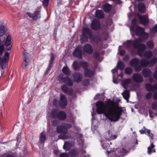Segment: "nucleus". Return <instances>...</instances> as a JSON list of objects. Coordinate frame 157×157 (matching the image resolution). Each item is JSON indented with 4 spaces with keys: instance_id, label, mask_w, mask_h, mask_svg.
<instances>
[{
    "instance_id": "4",
    "label": "nucleus",
    "mask_w": 157,
    "mask_h": 157,
    "mask_svg": "<svg viewBox=\"0 0 157 157\" xmlns=\"http://www.w3.org/2000/svg\"><path fill=\"white\" fill-rule=\"evenodd\" d=\"M80 65L82 66L85 69V75L86 77H90L94 73V72L90 71L88 69H86L88 66L87 63L85 61L81 62L75 61L72 64L73 67L75 70H78L79 69Z\"/></svg>"
},
{
    "instance_id": "19",
    "label": "nucleus",
    "mask_w": 157,
    "mask_h": 157,
    "mask_svg": "<svg viewBox=\"0 0 157 157\" xmlns=\"http://www.w3.org/2000/svg\"><path fill=\"white\" fill-rule=\"evenodd\" d=\"M131 82L132 80L130 78L124 79L122 81V85L125 88H128L130 87L129 84Z\"/></svg>"
},
{
    "instance_id": "8",
    "label": "nucleus",
    "mask_w": 157,
    "mask_h": 157,
    "mask_svg": "<svg viewBox=\"0 0 157 157\" xmlns=\"http://www.w3.org/2000/svg\"><path fill=\"white\" fill-rule=\"evenodd\" d=\"M124 64L122 62L119 61L117 65V68L114 69L112 70V72L113 75V82L116 84L117 83L114 80V78H115L116 75H117V68L119 69L120 70H123L124 67Z\"/></svg>"
},
{
    "instance_id": "6",
    "label": "nucleus",
    "mask_w": 157,
    "mask_h": 157,
    "mask_svg": "<svg viewBox=\"0 0 157 157\" xmlns=\"http://www.w3.org/2000/svg\"><path fill=\"white\" fill-rule=\"evenodd\" d=\"M83 36L81 37V41L82 43L86 42L88 37H90L92 33L90 29L88 28H84L82 29Z\"/></svg>"
},
{
    "instance_id": "13",
    "label": "nucleus",
    "mask_w": 157,
    "mask_h": 157,
    "mask_svg": "<svg viewBox=\"0 0 157 157\" xmlns=\"http://www.w3.org/2000/svg\"><path fill=\"white\" fill-rule=\"evenodd\" d=\"M139 17L140 23L143 25H146L149 23V21L147 15L139 16Z\"/></svg>"
},
{
    "instance_id": "44",
    "label": "nucleus",
    "mask_w": 157,
    "mask_h": 157,
    "mask_svg": "<svg viewBox=\"0 0 157 157\" xmlns=\"http://www.w3.org/2000/svg\"><path fill=\"white\" fill-rule=\"evenodd\" d=\"M26 13L30 18H31L33 20H36V19H34L33 18V17H34L35 16V15H34V13H31L30 12H28Z\"/></svg>"
},
{
    "instance_id": "25",
    "label": "nucleus",
    "mask_w": 157,
    "mask_h": 157,
    "mask_svg": "<svg viewBox=\"0 0 157 157\" xmlns=\"http://www.w3.org/2000/svg\"><path fill=\"white\" fill-rule=\"evenodd\" d=\"M140 63L139 59L136 58H133L130 63V65L132 67H136Z\"/></svg>"
},
{
    "instance_id": "45",
    "label": "nucleus",
    "mask_w": 157,
    "mask_h": 157,
    "mask_svg": "<svg viewBox=\"0 0 157 157\" xmlns=\"http://www.w3.org/2000/svg\"><path fill=\"white\" fill-rule=\"evenodd\" d=\"M94 57H95V58L98 61H101L102 59L101 58H100V59H99V54L97 52L95 53Z\"/></svg>"
},
{
    "instance_id": "15",
    "label": "nucleus",
    "mask_w": 157,
    "mask_h": 157,
    "mask_svg": "<svg viewBox=\"0 0 157 157\" xmlns=\"http://www.w3.org/2000/svg\"><path fill=\"white\" fill-rule=\"evenodd\" d=\"M91 27L92 29L97 30L100 27V24L99 21L97 19L94 20L91 24Z\"/></svg>"
},
{
    "instance_id": "51",
    "label": "nucleus",
    "mask_w": 157,
    "mask_h": 157,
    "mask_svg": "<svg viewBox=\"0 0 157 157\" xmlns=\"http://www.w3.org/2000/svg\"><path fill=\"white\" fill-rule=\"evenodd\" d=\"M119 52L121 56H123L125 54V51L123 49L121 50H119Z\"/></svg>"
},
{
    "instance_id": "63",
    "label": "nucleus",
    "mask_w": 157,
    "mask_h": 157,
    "mask_svg": "<svg viewBox=\"0 0 157 157\" xmlns=\"http://www.w3.org/2000/svg\"><path fill=\"white\" fill-rule=\"evenodd\" d=\"M140 133H141V134H144V131H143V130H140Z\"/></svg>"
},
{
    "instance_id": "32",
    "label": "nucleus",
    "mask_w": 157,
    "mask_h": 157,
    "mask_svg": "<svg viewBox=\"0 0 157 157\" xmlns=\"http://www.w3.org/2000/svg\"><path fill=\"white\" fill-rule=\"evenodd\" d=\"M124 98L127 101L129 98V92L128 90H126L122 93Z\"/></svg>"
},
{
    "instance_id": "28",
    "label": "nucleus",
    "mask_w": 157,
    "mask_h": 157,
    "mask_svg": "<svg viewBox=\"0 0 157 157\" xmlns=\"http://www.w3.org/2000/svg\"><path fill=\"white\" fill-rule=\"evenodd\" d=\"M95 15L96 16L99 18H101L104 17L103 12L101 10H97L95 12Z\"/></svg>"
},
{
    "instance_id": "37",
    "label": "nucleus",
    "mask_w": 157,
    "mask_h": 157,
    "mask_svg": "<svg viewBox=\"0 0 157 157\" xmlns=\"http://www.w3.org/2000/svg\"><path fill=\"white\" fill-rule=\"evenodd\" d=\"M156 33H157V24L154 27L150 33L152 36H153Z\"/></svg>"
},
{
    "instance_id": "43",
    "label": "nucleus",
    "mask_w": 157,
    "mask_h": 157,
    "mask_svg": "<svg viewBox=\"0 0 157 157\" xmlns=\"http://www.w3.org/2000/svg\"><path fill=\"white\" fill-rule=\"evenodd\" d=\"M151 107L154 109H157V101H155L153 102L151 105Z\"/></svg>"
},
{
    "instance_id": "58",
    "label": "nucleus",
    "mask_w": 157,
    "mask_h": 157,
    "mask_svg": "<svg viewBox=\"0 0 157 157\" xmlns=\"http://www.w3.org/2000/svg\"><path fill=\"white\" fill-rule=\"evenodd\" d=\"M153 96L154 99H157V92L154 94Z\"/></svg>"
},
{
    "instance_id": "12",
    "label": "nucleus",
    "mask_w": 157,
    "mask_h": 157,
    "mask_svg": "<svg viewBox=\"0 0 157 157\" xmlns=\"http://www.w3.org/2000/svg\"><path fill=\"white\" fill-rule=\"evenodd\" d=\"M59 104L60 106L63 108H65L67 104V100L66 98L62 94H60Z\"/></svg>"
},
{
    "instance_id": "57",
    "label": "nucleus",
    "mask_w": 157,
    "mask_h": 157,
    "mask_svg": "<svg viewBox=\"0 0 157 157\" xmlns=\"http://www.w3.org/2000/svg\"><path fill=\"white\" fill-rule=\"evenodd\" d=\"M53 102L55 106H56V104L58 103V101L56 99H54L53 100Z\"/></svg>"
},
{
    "instance_id": "7",
    "label": "nucleus",
    "mask_w": 157,
    "mask_h": 157,
    "mask_svg": "<svg viewBox=\"0 0 157 157\" xmlns=\"http://www.w3.org/2000/svg\"><path fill=\"white\" fill-rule=\"evenodd\" d=\"M51 116L53 117H57L60 120H63L66 117L65 113L62 111H60L58 113L56 109L53 110L51 112Z\"/></svg>"
},
{
    "instance_id": "22",
    "label": "nucleus",
    "mask_w": 157,
    "mask_h": 157,
    "mask_svg": "<svg viewBox=\"0 0 157 157\" xmlns=\"http://www.w3.org/2000/svg\"><path fill=\"white\" fill-rule=\"evenodd\" d=\"M62 89L63 91L69 94H71L73 93V90L71 88H69L65 85L62 86Z\"/></svg>"
},
{
    "instance_id": "31",
    "label": "nucleus",
    "mask_w": 157,
    "mask_h": 157,
    "mask_svg": "<svg viewBox=\"0 0 157 157\" xmlns=\"http://www.w3.org/2000/svg\"><path fill=\"white\" fill-rule=\"evenodd\" d=\"M75 133V134H76L77 135H78V136L79 137H78L77 140L79 144L81 147H82L83 145V140L82 138V136L81 135L77 134L76 132Z\"/></svg>"
},
{
    "instance_id": "1",
    "label": "nucleus",
    "mask_w": 157,
    "mask_h": 157,
    "mask_svg": "<svg viewBox=\"0 0 157 157\" xmlns=\"http://www.w3.org/2000/svg\"><path fill=\"white\" fill-rule=\"evenodd\" d=\"M137 35L140 37L134 41L127 40L123 44V46L128 49L133 48H137V53L141 57H144L149 59L152 57V53L151 51L144 52L146 48L145 45L141 43L142 42L145 41L148 39L149 36L148 33L144 32V29L140 26H137L135 30Z\"/></svg>"
},
{
    "instance_id": "41",
    "label": "nucleus",
    "mask_w": 157,
    "mask_h": 157,
    "mask_svg": "<svg viewBox=\"0 0 157 157\" xmlns=\"http://www.w3.org/2000/svg\"><path fill=\"white\" fill-rule=\"evenodd\" d=\"M96 121L94 120V121L93 120L92 123V130L94 131L98 127V125L94 124L95 122H96Z\"/></svg>"
},
{
    "instance_id": "56",
    "label": "nucleus",
    "mask_w": 157,
    "mask_h": 157,
    "mask_svg": "<svg viewBox=\"0 0 157 157\" xmlns=\"http://www.w3.org/2000/svg\"><path fill=\"white\" fill-rule=\"evenodd\" d=\"M129 58V56L128 55H126L125 56L123 60L124 61H127Z\"/></svg>"
},
{
    "instance_id": "27",
    "label": "nucleus",
    "mask_w": 157,
    "mask_h": 157,
    "mask_svg": "<svg viewBox=\"0 0 157 157\" xmlns=\"http://www.w3.org/2000/svg\"><path fill=\"white\" fill-rule=\"evenodd\" d=\"M74 145L73 143H71L69 142H66L63 146V148L65 150H67L68 149Z\"/></svg>"
},
{
    "instance_id": "24",
    "label": "nucleus",
    "mask_w": 157,
    "mask_h": 157,
    "mask_svg": "<svg viewBox=\"0 0 157 157\" xmlns=\"http://www.w3.org/2000/svg\"><path fill=\"white\" fill-rule=\"evenodd\" d=\"M56 57V55L54 54H51L50 60H49V63L47 69L48 70H49L53 66L54 59Z\"/></svg>"
},
{
    "instance_id": "10",
    "label": "nucleus",
    "mask_w": 157,
    "mask_h": 157,
    "mask_svg": "<svg viewBox=\"0 0 157 157\" xmlns=\"http://www.w3.org/2000/svg\"><path fill=\"white\" fill-rule=\"evenodd\" d=\"M58 80L62 82H63L66 83V85L69 86H72L73 84V81L70 78L68 77H63V74H60L58 77Z\"/></svg>"
},
{
    "instance_id": "36",
    "label": "nucleus",
    "mask_w": 157,
    "mask_h": 157,
    "mask_svg": "<svg viewBox=\"0 0 157 157\" xmlns=\"http://www.w3.org/2000/svg\"><path fill=\"white\" fill-rule=\"evenodd\" d=\"M155 145H153V143L151 144V146L148 147L147 152L148 154H151L152 152H155V151L153 150Z\"/></svg>"
},
{
    "instance_id": "9",
    "label": "nucleus",
    "mask_w": 157,
    "mask_h": 157,
    "mask_svg": "<svg viewBox=\"0 0 157 157\" xmlns=\"http://www.w3.org/2000/svg\"><path fill=\"white\" fill-rule=\"evenodd\" d=\"M157 62V58L155 57L150 61H149L147 59H142L140 62L141 66L143 67H145L149 65L152 66L154 65Z\"/></svg>"
},
{
    "instance_id": "2",
    "label": "nucleus",
    "mask_w": 157,
    "mask_h": 157,
    "mask_svg": "<svg viewBox=\"0 0 157 157\" xmlns=\"http://www.w3.org/2000/svg\"><path fill=\"white\" fill-rule=\"evenodd\" d=\"M97 112L98 114L104 113L106 117L111 121L118 120L120 115L119 108L117 104L110 100H108L106 104L101 101L96 103Z\"/></svg>"
},
{
    "instance_id": "29",
    "label": "nucleus",
    "mask_w": 157,
    "mask_h": 157,
    "mask_svg": "<svg viewBox=\"0 0 157 157\" xmlns=\"http://www.w3.org/2000/svg\"><path fill=\"white\" fill-rule=\"evenodd\" d=\"M138 9L140 12L141 13H144L145 10V7L144 4L140 2L138 4Z\"/></svg>"
},
{
    "instance_id": "3",
    "label": "nucleus",
    "mask_w": 157,
    "mask_h": 157,
    "mask_svg": "<svg viewBox=\"0 0 157 157\" xmlns=\"http://www.w3.org/2000/svg\"><path fill=\"white\" fill-rule=\"evenodd\" d=\"M74 126L75 130L76 129L77 131L80 130V128L75 126L74 125H71L69 124L62 123L60 126H59L57 128V131L59 133H63V135H61L59 136V138L62 139H67L69 138H74L75 136H73L75 133L73 132L69 133L68 132L67 129Z\"/></svg>"
},
{
    "instance_id": "53",
    "label": "nucleus",
    "mask_w": 157,
    "mask_h": 157,
    "mask_svg": "<svg viewBox=\"0 0 157 157\" xmlns=\"http://www.w3.org/2000/svg\"><path fill=\"white\" fill-rule=\"evenodd\" d=\"M60 157H68V155L65 153H62L60 155Z\"/></svg>"
},
{
    "instance_id": "52",
    "label": "nucleus",
    "mask_w": 157,
    "mask_h": 157,
    "mask_svg": "<svg viewBox=\"0 0 157 157\" xmlns=\"http://www.w3.org/2000/svg\"><path fill=\"white\" fill-rule=\"evenodd\" d=\"M150 130H147V132L149 136L151 138V139H152L153 136V135L152 134L150 133Z\"/></svg>"
},
{
    "instance_id": "16",
    "label": "nucleus",
    "mask_w": 157,
    "mask_h": 157,
    "mask_svg": "<svg viewBox=\"0 0 157 157\" xmlns=\"http://www.w3.org/2000/svg\"><path fill=\"white\" fill-rule=\"evenodd\" d=\"M73 55L79 58L82 57L81 48L80 46H78L73 52Z\"/></svg>"
},
{
    "instance_id": "18",
    "label": "nucleus",
    "mask_w": 157,
    "mask_h": 157,
    "mask_svg": "<svg viewBox=\"0 0 157 157\" xmlns=\"http://www.w3.org/2000/svg\"><path fill=\"white\" fill-rule=\"evenodd\" d=\"M84 51L88 54H90L93 52V49L90 44H86L83 47Z\"/></svg>"
},
{
    "instance_id": "21",
    "label": "nucleus",
    "mask_w": 157,
    "mask_h": 157,
    "mask_svg": "<svg viewBox=\"0 0 157 157\" xmlns=\"http://www.w3.org/2000/svg\"><path fill=\"white\" fill-rule=\"evenodd\" d=\"M9 54L7 53L6 52L5 53V54L4 56V59L3 60L2 58H0V66L1 67H2L4 65V64L5 62H6L7 60H8L9 58Z\"/></svg>"
},
{
    "instance_id": "26",
    "label": "nucleus",
    "mask_w": 157,
    "mask_h": 157,
    "mask_svg": "<svg viewBox=\"0 0 157 157\" xmlns=\"http://www.w3.org/2000/svg\"><path fill=\"white\" fill-rule=\"evenodd\" d=\"M143 75L146 77H149L151 74V72L149 69H145L142 71Z\"/></svg>"
},
{
    "instance_id": "59",
    "label": "nucleus",
    "mask_w": 157,
    "mask_h": 157,
    "mask_svg": "<svg viewBox=\"0 0 157 157\" xmlns=\"http://www.w3.org/2000/svg\"><path fill=\"white\" fill-rule=\"evenodd\" d=\"M124 75V73H121L118 76H120L121 77V78H122L123 77Z\"/></svg>"
},
{
    "instance_id": "39",
    "label": "nucleus",
    "mask_w": 157,
    "mask_h": 157,
    "mask_svg": "<svg viewBox=\"0 0 157 157\" xmlns=\"http://www.w3.org/2000/svg\"><path fill=\"white\" fill-rule=\"evenodd\" d=\"M35 16L33 17L34 19L37 20L40 17V12L39 11H35L34 12Z\"/></svg>"
},
{
    "instance_id": "42",
    "label": "nucleus",
    "mask_w": 157,
    "mask_h": 157,
    "mask_svg": "<svg viewBox=\"0 0 157 157\" xmlns=\"http://www.w3.org/2000/svg\"><path fill=\"white\" fill-rule=\"evenodd\" d=\"M148 47L151 49L152 48L154 47V44L153 42L151 41H149L147 43Z\"/></svg>"
},
{
    "instance_id": "14",
    "label": "nucleus",
    "mask_w": 157,
    "mask_h": 157,
    "mask_svg": "<svg viewBox=\"0 0 157 157\" xmlns=\"http://www.w3.org/2000/svg\"><path fill=\"white\" fill-rule=\"evenodd\" d=\"M132 78L135 82L140 83L143 81V77L140 74L136 73L133 74Z\"/></svg>"
},
{
    "instance_id": "33",
    "label": "nucleus",
    "mask_w": 157,
    "mask_h": 157,
    "mask_svg": "<svg viewBox=\"0 0 157 157\" xmlns=\"http://www.w3.org/2000/svg\"><path fill=\"white\" fill-rule=\"evenodd\" d=\"M63 72L66 75H69L71 71L69 68L66 66L64 67L62 69Z\"/></svg>"
},
{
    "instance_id": "17",
    "label": "nucleus",
    "mask_w": 157,
    "mask_h": 157,
    "mask_svg": "<svg viewBox=\"0 0 157 157\" xmlns=\"http://www.w3.org/2000/svg\"><path fill=\"white\" fill-rule=\"evenodd\" d=\"M146 89L148 91H155L157 90V83L154 84L153 86L149 83H146L145 85Z\"/></svg>"
},
{
    "instance_id": "38",
    "label": "nucleus",
    "mask_w": 157,
    "mask_h": 157,
    "mask_svg": "<svg viewBox=\"0 0 157 157\" xmlns=\"http://www.w3.org/2000/svg\"><path fill=\"white\" fill-rule=\"evenodd\" d=\"M133 70L130 67H127L125 69V72L127 74L129 75L131 74Z\"/></svg>"
},
{
    "instance_id": "62",
    "label": "nucleus",
    "mask_w": 157,
    "mask_h": 157,
    "mask_svg": "<svg viewBox=\"0 0 157 157\" xmlns=\"http://www.w3.org/2000/svg\"><path fill=\"white\" fill-rule=\"evenodd\" d=\"M136 21V20L135 19H134L133 20H132V25H133L135 23Z\"/></svg>"
},
{
    "instance_id": "5",
    "label": "nucleus",
    "mask_w": 157,
    "mask_h": 157,
    "mask_svg": "<svg viewBox=\"0 0 157 157\" xmlns=\"http://www.w3.org/2000/svg\"><path fill=\"white\" fill-rule=\"evenodd\" d=\"M117 137V136L116 135L113 134L112 133V130H109L106 132L104 136L101 138V146L102 147L105 149L107 148V146H105L104 144H105V143H103L105 141V140H111L116 139Z\"/></svg>"
},
{
    "instance_id": "49",
    "label": "nucleus",
    "mask_w": 157,
    "mask_h": 157,
    "mask_svg": "<svg viewBox=\"0 0 157 157\" xmlns=\"http://www.w3.org/2000/svg\"><path fill=\"white\" fill-rule=\"evenodd\" d=\"M4 47L3 45H0V55H1L4 51Z\"/></svg>"
},
{
    "instance_id": "34",
    "label": "nucleus",
    "mask_w": 157,
    "mask_h": 157,
    "mask_svg": "<svg viewBox=\"0 0 157 157\" xmlns=\"http://www.w3.org/2000/svg\"><path fill=\"white\" fill-rule=\"evenodd\" d=\"M111 8V6L108 4H106L103 6V9L106 12H109Z\"/></svg>"
},
{
    "instance_id": "48",
    "label": "nucleus",
    "mask_w": 157,
    "mask_h": 157,
    "mask_svg": "<svg viewBox=\"0 0 157 157\" xmlns=\"http://www.w3.org/2000/svg\"><path fill=\"white\" fill-rule=\"evenodd\" d=\"M135 70L136 71L139 72L141 70V66H139L138 67H135Z\"/></svg>"
},
{
    "instance_id": "64",
    "label": "nucleus",
    "mask_w": 157,
    "mask_h": 157,
    "mask_svg": "<svg viewBox=\"0 0 157 157\" xmlns=\"http://www.w3.org/2000/svg\"><path fill=\"white\" fill-rule=\"evenodd\" d=\"M99 95V94H97L96 95V96H95V97H94V98L95 99H96V97H97V96H98Z\"/></svg>"
},
{
    "instance_id": "35",
    "label": "nucleus",
    "mask_w": 157,
    "mask_h": 157,
    "mask_svg": "<svg viewBox=\"0 0 157 157\" xmlns=\"http://www.w3.org/2000/svg\"><path fill=\"white\" fill-rule=\"evenodd\" d=\"M69 154L71 157H75L78 154V152L75 149H72L69 152Z\"/></svg>"
},
{
    "instance_id": "11",
    "label": "nucleus",
    "mask_w": 157,
    "mask_h": 157,
    "mask_svg": "<svg viewBox=\"0 0 157 157\" xmlns=\"http://www.w3.org/2000/svg\"><path fill=\"white\" fill-rule=\"evenodd\" d=\"M126 152L125 149H124L123 147L119 148L116 149L115 153L116 154V155L118 157L122 156L124 155L123 154L125 153ZM108 154H111L112 152V154H113L115 152L112 151H108Z\"/></svg>"
},
{
    "instance_id": "47",
    "label": "nucleus",
    "mask_w": 157,
    "mask_h": 157,
    "mask_svg": "<svg viewBox=\"0 0 157 157\" xmlns=\"http://www.w3.org/2000/svg\"><path fill=\"white\" fill-rule=\"evenodd\" d=\"M49 0H44L43 2V5L44 6H48Z\"/></svg>"
},
{
    "instance_id": "54",
    "label": "nucleus",
    "mask_w": 157,
    "mask_h": 157,
    "mask_svg": "<svg viewBox=\"0 0 157 157\" xmlns=\"http://www.w3.org/2000/svg\"><path fill=\"white\" fill-rule=\"evenodd\" d=\"M154 78L157 80V67L156 68V71L154 74Z\"/></svg>"
},
{
    "instance_id": "30",
    "label": "nucleus",
    "mask_w": 157,
    "mask_h": 157,
    "mask_svg": "<svg viewBox=\"0 0 157 157\" xmlns=\"http://www.w3.org/2000/svg\"><path fill=\"white\" fill-rule=\"evenodd\" d=\"M46 135L45 133L43 132L41 133L39 137L40 142L42 143H44L46 140Z\"/></svg>"
},
{
    "instance_id": "40",
    "label": "nucleus",
    "mask_w": 157,
    "mask_h": 157,
    "mask_svg": "<svg viewBox=\"0 0 157 157\" xmlns=\"http://www.w3.org/2000/svg\"><path fill=\"white\" fill-rule=\"evenodd\" d=\"M5 33L4 27L3 26H2L0 27V36H2L4 35Z\"/></svg>"
},
{
    "instance_id": "61",
    "label": "nucleus",
    "mask_w": 157,
    "mask_h": 157,
    "mask_svg": "<svg viewBox=\"0 0 157 157\" xmlns=\"http://www.w3.org/2000/svg\"><path fill=\"white\" fill-rule=\"evenodd\" d=\"M149 115H150V116L151 117H153V115H152V114L151 113V111L149 112Z\"/></svg>"
},
{
    "instance_id": "23",
    "label": "nucleus",
    "mask_w": 157,
    "mask_h": 157,
    "mask_svg": "<svg viewBox=\"0 0 157 157\" xmlns=\"http://www.w3.org/2000/svg\"><path fill=\"white\" fill-rule=\"evenodd\" d=\"M82 75L79 73H75L73 75L74 80L77 82H79L82 80Z\"/></svg>"
},
{
    "instance_id": "20",
    "label": "nucleus",
    "mask_w": 157,
    "mask_h": 157,
    "mask_svg": "<svg viewBox=\"0 0 157 157\" xmlns=\"http://www.w3.org/2000/svg\"><path fill=\"white\" fill-rule=\"evenodd\" d=\"M11 37L10 35H8L6 37V40L5 42V44L7 47V50L8 51L10 50L11 45Z\"/></svg>"
},
{
    "instance_id": "60",
    "label": "nucleus",
    "mask_w": 157,
    "mask_h": 157,
    "mask_svg": "<svg viewBox=\"0 0 157 157\" xmlns=\"http://www.w3.org/2000/svg\"><path fill=\"white\" fill-rule=\"evenodd\" d=\"M134 29L133 27H132H132L130 28V31L131 32L132 31H134Z\"/></svg>"
},
{
    "instance_id": "46",
    "label": "nucleus",
    "mask_w": 157,
    "mask_h": 157,
    "mask_svg": "<svg viewBox=\"0 0 157 157\" xmlns=\"http://www.w3.org/2000/svg\"><path fill=\"white\" fill-rule=\"evenodd\" d=\"M89 83V82L88 79H85L83 82V84L84 86H88Z\"/></svg>"
},
{
    "instance_id": "50",
    "label": "nucleus",
    "mask_w": 157,
    "mask_h": 157,
    "mask_svg": "<svg viewBox=\"0 0 157 157\" xmlns=\"http://www.w3.org/2000/svg\"><path fill=\"white\" fill-rule=\"evenodd\" d=\"M152 95V94L151 93H148L146 95V98L147 99L150 98Z\"/></svg>"
},
{
    "instance_id": "55",
    "label": "nucleus",
    "mask_w": 157,
    "mask_h": 157,
    "mask_svg": "<svg viewBox=\"0 0 157 157\" xmlns=\"http://www.w3.org/2000/svg\"><path fill=\"white\" fill-rule=\"evenodd\" d=\"M0 157H13V156L11 155H7L6 154H4L3 155H2L0 156Z\"/></svg>"
}]
</instances>
